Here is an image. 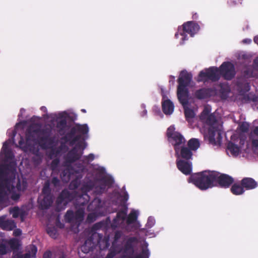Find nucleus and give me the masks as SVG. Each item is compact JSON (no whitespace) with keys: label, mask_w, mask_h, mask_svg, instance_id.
Segmentation results:
<instances>
[{"label":"nucleus","mask_w":258,"mask_h":258,"mask_svg":"<svg viewBox=\"0 0 258 258\" xmlns=\"http://www.w3.org/2000/svg\"><path fill=\"white\" fill-rule=\"evenodd\" d=\"M76 201V208L78 206L80 207H84L88 203L89 198L86 194H79L76 191H70L67 189H63L60 193L56 200L55 211L60 212L66 209L68 204L72 201Z\"/></svg>","instance_id":"f257e3e1"},{"label":"nucleus","mask_w":258,"mask_h":258,"mask_svg":"<svg viewBox=\"0 0 258 258\" xmlns=\"http://www.w3.org/2000/svg\"><path fill=\"white\" fill-rule=\"evenodd\" d=\"M215 171L205 170L191 175L188 181L194 184L200 189L204 190L215 185Z\"/></svg>","instance_id":"f03ea898"},{"label":"nucleus","mask_w":258,"mask_h":258,"mask_svg":"<svg viewBox=\"0 0 258 258\" xmlns=\"http://www.w3.org/2000/svg\"><path fill=\"white\" fill-rule=\"evenodd\" d=\"M204 121L210 126L208 130L209 143L214 146H220L222 139V133L215 115L210 114Z\"/></svg>","instance_id":"7ed1b4c3"},{"label":"nucleus","mask_w":258,"mask_h":258,"mask_svg":"<svg viewBox=\"0 0 258 258\" xmlns=\"http://www.w3.org/2000/svg\"><path fill=\"white\" fill-rule=\"evenodd\" d=\"M166 137L168 142L173 146L174 151L185 145L186 140L179 132L175 131L173 125L170 126L166 131Z\"/></svg>","instance_id":"20e7f679"},{"label":"nucleus","mask_w":258,"mask_h":258,"mask_svg":"<svg viewBox=\"0 0 258 258\" xmlns=\"http://www.w3.org/2000/svg\"><path fill=\"white\" fill-rule=\"evenodd\" d=\"M200 29L199 25L194 21H188L184 23L182 25V28L181 30L178 29V31L175 35L176 38H178V36H182L181 38L182 43L187 39V37L186 34H188L191 37H193L195 34L197 33Z\"/></svg>","instance_id":"39448f33"},{"label":"nucleus","mask_w":258,"mask_h":258,"mask_svg":"<svg viewBox=\"0 0 258 258\" xmlns=\"http://www.w3.org/2000/svg\"><path fill=\"white\" fill-rule=\"evenodd\" d=\"M220 79L218 68L211 67L201 71L198 75L197 81L198 82H207L211 81L213 82L218 81Z\"/></svg>","instance_id":"423d86ee"},{"label":"nucleus","mask_w":258,"mask_h":258,"mask_svg":"<svg viewBox=\"0 0 258 258\" xmlns=\"http://www.w3.org/2000/svg\"><path fill=\"white\" fill-rule=\"evenodd\" d=\"M220 77L221 76L226 80H232L235 76L234 66L229 61H225L218 68Z\"/></svg>","instance_id":"0eeeda50"},{"label":"nucleus","mask_w":258,"mask_h":258,"mask_svg":"<svg viewBox=\"0 0 258 258\" xmlns=\"http://www.w3.org/2000/svg\"><path fill=\"white\" fill-rule=\"evenodd\" d=\"M215 182H217L221 187L228 188L234 182L233 178L227 174H220L219 172L215 171Z\"/></svg>","instance_id":"6e6552de"},{"label":"nucleus","mask_w":258,"mask_h":258,"mask_svg":"<svg viewBox=\"0 0 258 258\" xmlns=\"http://www.w3.org/2000/svg\"><path fill=\"white\" fill-rule=\"evenodd\" d=\"M92 238H94L96 247L98 246L100 250L105 249L110 245L109 238L103 237L102 234L94 232L92 233Z\"/></svg>","instance_id":"1a4fd4ad"},{"label":"nucleus","mask_w":258,"mask_h":258,"mask_svg":"<svg viewBox=\"0 0 258 258\" xmlns=\"http://www.w3.org/2000/svg\"><path fill=\"white\" fill-rule=\"evenodd\" d=\"M81 147V144L79 143L68 152L64 157L67 163L71 164L80 159L81 157V154L78 153V148Z\"/></svg>","instance_id":"9d476101"},{"label":"nucleus","mask_w":258,"mask_h":258,"mask_svg":"<svg viewBox=\"0 0 258 258\" xmlns=\"http://www.w3.org/2000/svg\"><path fill=\"white\" fill-rule=\"evenodd\" d=\"M176 166L178 169L186 175H190L192 171V163L190 160L176 159Z\"/></svg>","instance_id":"9b49d317"},{"label":"nucleus","mask_w":258,"mask_h":258,"mask_svg":"<svg viewBox=\"0 0 258 258\" xmlns=\"http://www.w3.org/2000/svg\"><path fill=\"white\" fill-rule=\"evenodd\" d=\"M175 156L177 158L185 160H190L192 159V152L185 145H183L175 151Z\"/></svg>","instance_id":"f8f14e48"},{"label":"nucleus","mask_w":258,"mask_h":258,"mask_svg":"<svg viewBox=\"0 0 258 258\" xmlns=\"http://www.w3.org/2000/svg\"><path fill=\"white\" fill-rule=\"evenodd\" d=\"M81 139V135H76L73 127H71L70 131L62 138V140L64 141L66 143H69L70 146H73Z\"/></svg>","instance_id":"ddd939ff"},{"label":"nucleus","mask_w":258,"mask_h":258,"mask_svg":"<svg viewBox=\"0 0 258 258\" xmlns=\"http://www.w3.org/2000/svg\"><path fill=\"white\" fill-rule=\"evenodd\" d=\"M187 87L178 85L177 89V95L179 101L182 105L188 104V90Z\"/></svg>","instance_id":"4468645a"},{"label":"nucleus","mask_w":258,"mask_h":258,"mask_svg":"<svg viewBox=\"0 0 258 258\" xmlns=\"http://www.w3.org/2000/svg\"><path fill=\"white\" fill-rule=\"evenodd\" d=\"M7 215L0 216V228L4 230L11 231L16 227V223L14 220L7 219Z\"/></svg>","instance_id":"2eb2a0df"},{"label":"nucleus","mask_w":258,"mask_h":258,"mask_svg":"<svg viewBox=\"0 0 258 258\" xmlns=\"http://www.w3.org/2000/svg\"><path fill=\"white\" fill-rule=\"evenodd\" d=\"M39 130L34 126H30L26 132V141L27 144L35 142L36 141V135L39 134Z\"/></svg>","instance_id":"dca6fc26"},{"label":"nucleus","mask_w":258,"mask_h":258,"mask_svg":"<svg viewBox=\"0 0 258 258\" xmlns=\"http://www.w3.org/2000/svg\"><path fill=\"white\" fill-rule=\"evenodd\" d=\"M192 75L186 71H182L178 79V85L187 87L192 80Z\"/></svg>","instance_id":"f3484780"},{"label":"nucleus","mask_w":258,"mask_h":258,"mask_svg":"<svg viewBox=\"0 0 258 258\" xmlns=\"http://www.w3.org/2000/svg\"><path fill=\"white\" fill-rule=\"evenodd\" d=\"M96 248L94 238H92V234L86 240L84 243L82 245L81 249L82 252L88 253L93 251Z\"/></svg>","instance_id":"a211bd4d"},{"label":"nucleus","mask_w":258,"mask_h":258,"mask_svg":"<svg viewBox=\"0 0 258 258\" xmlns=\"http://www.w3.org/2000/svg\"><path fill=\"white\" fill-rule=\"evenodd\" d=\"M213 93L211 88H202L197 90L195 93V96L198 99H204L210 97Z\"/></svg>","instance_id":"6ab92c4d"},{"label":"nucleus","mask_w":258,"mask_h":258,"mask_svg":"<svg viewBox=\"0 0 258 258\" xmlns=\"http://www.w3.org/2000/svg\"><path fill=\"white\" fill-rule=\"evenodd\" d=\"M241 184L246 190H250L256 188L258 184L255 180L250 177H244L241 180Z\"/></svg>","instance_id":"aec40b11"},{"label":"nucleus","mask_w":258,"mask_h":258,"mask_svg":"<svg viewBox=\"0 0 258 258\" xmlns=\"http://www.w3.org/2000/svg\"><path fill=\"white\" fill-rule=\"evenodd\" d=\"M74 131L76 135H81V139L82 136L87 135L89 132V127L87 124H80L79 123H76L73 126Z\"/></svg>","instance_id":"412c9836"},{"label":"nucleus","mask_w":258,"mask_h":258,"mask_svg":"<svg viewBox=\"0 0 258 258\" xmlns=\"http://www.w3.org/2000/svg\"><path fill=\"white\" fill-rule=\"evenodd\" d=\"M101 181L103 183V184L100 186H97L95 187V192L98 194H101L103 193L106 185L110 186L113 183V180L110 178L103 177L101 179Z\"/></svg>","instance_id":"4be33fe9"},{"label":"nucleus","mask_w":258,"mask_h":258,"mask_svg":"<svg viewBox=\"0 0 258 258\" xmlns=\"http://www.w3.org/2000/svg\"><path fill=\"white\" fill-rule=\"evenodd\" d=\"M39 144L43 149L49 148L48 145L51 146L54 143V139L49 136H43L39 138Z\"/></svg>","instance_id":"5701e85b"},{"label":"nucleus","mask_w":258,"mask_h":258,"mask_svg":"<svg viewBox=\"0 0 258 258\" xmlns=\"http://www.w3.org/2000/svg\"><path fill=\"white\" fill-rule=\"evenodd\" d=\"M162 110L166 115L171 114L174 111V105L172 102L167 99L162 102Z\"/></svg>","instance_id":"b1692460"},{"label":"nucleus","mask_w":258,"mask_h":258,"mask_svg":"<svg viewBox=\"0 0 258 258\" xmlns=\"http://www.w3.org/2000/svg\"><path fill=\"white\" fill-rule=\"evenodd\" d=\"M38 202L42 209H47L52 204V196H43V198L42 200H40V198H39L38 199Z\"/></svg>","instance_id":"393cba45"},{"label":"nucleus","mask_w":258,"mask_h":258,"mask_svg":"<svg viewBox=\"0 0 258 258\" xmlns=\"http://www.w3.org/2000/svg\"><path fill=\"white\" fill-rule=\"evenodd\" d=\"M126 216V212L125 210H122L118 212L117 213L116 218H115L113 220V222L111 224V227L113 228L117 227L118 225L119 224V222L118 221L119 220H121L122 221H123L125 219Z\"/></svg>","instance_id":"a878e982"},{"label":"nucleus","mask_w":258,"mask_h":258,"mask_svg":"<svg viewBox=\"0 0 258 258\" xmlns=\"http://www.w3.org/2000/svg\"><path fill=\"white\" fill-rule=\"evenodd\" d=\"M188 104L182 105L184 109V113L185 119L188 122H190V120L195 116V113L193 109L187 106Z\"/></svg>","instance_id":"bb28decb"},{"label":"nucleus","mask_w":258,"mask_h":258,"mask_svg":"<svg viewBox=\"0 0 258 258\" xmlns=\"http://www.w3.org/2000/svg\"><path fill=\"white\" fill-rule=\"evenodd\" d=\"M67 126V121L66 118H62L57 121L56 123V128H57L58 132L60 135H64Z\"/></svg>","instance_id":"cd10ccee"},{"label":"nucleus","mask_w":258,"mask_h":258,"mask_svg":"<svg viewBox=\"0 0 258 258\" xmlns=\"http://www.w3.org/2000/svg\"><path fill=\"white\" fill-rule=\"evenodd\" d=\"M85 207H79L75 213V223L81 222L84 217Z\"/></svg>","instance_id":"c85d7f7f"},{"label":"nucleus","mask_w":258,"mask_h":258,"mask_svg":"<svg viewBox=\"0 0 258 258\" xmlns=\"http://www.w3.org/2000/svg\"><path fill=\"white\" fill-rule=\"evenodd\" d=\"M231 192L235 195H240L243 194L245 189L241 184H239L237 183H234L230 189Z\"/></svg>","instance_id":"c756f323"},{"label":"nucleus","mask_w":258,"mask_h":258,"mask_svg":"<svg viewBox=\"0 0 258 258\" xmlns=\"http://www.w3.org/2000/svg\"><path fill=\"white\" fill-rule=\"evenodd\" d=\"M227 149L229 151L231 154L234 156H238L240 152L239 147L232 142H229L228 143Z\"/></svg>","instance_id":"7c9ffc66"},{"label":"nucleus","mask_w":258,"mask_h":258,"mask_svg":"<svg viewBox=\"0 0 258 258\" xmlns=\"http://www.w3.org/2000/svg\"><path fill=\"white\" fill-rule=\"evenodd\" d=\"M200 143L198 139L192 138L187 143V147L192 151H196L200 147Z\"/></svg>","instance_id":"2f4dec72"},{"label":"nucleus","mask_w":258,"mask_h":258,"mask_svg":"<svg viewBox=\"0 0 258 258\" xmlns=\"http://www.w3.org/2000/svg\"><path fill=\"white\" fill-rule=\"evenodd\" d=\"M135 238H130L127 240L124 246V250L125 253H128L131 254H134V249L132 242L135 240Z\"/></svg>","instance_id":"473e14b6"},{"label":"nucleus","mask_w":258,"mask_h":258,"mask_svg":"<svg viewBox=\"0 0 258 258\" xmlns=\"http://www.w3.org/2000/svg\"><path fill=\"white\" fill-rule=\"evenodd\" d=\"M64 149H68V147L64 144L61 143L57 148H52L50 155L51 156H56L59 155L61 151Z\"/></svg>","instance_id":"72a5a7b5"},{"label":"nucleus","mask_w":258,"mask_h":258,"mask_svg":"<svg viewBox=\"0 0 258 258\" xmlns=\"http://www.w3.org/2000/svg\"><path fill=\"white\" fill-rule=\"evenodd\" d=\"M64 219L66 222L69 223L75 222V213L72 210H68L64 215Z\"/></svg>","instance_id":"f704fd0d"},{"label":"nucleus","mask_w":258,"mask_h":258,"mask_svg":"<svg viewBox=\"0 0 258 258\" xmlns=\"http://www.w3.org/2000/svg\"><path fill=\"white\" fill-rule=\"evenodd\" d=\"M9 244L12 250H18L21 246L19 240L16 238L10 239Z\"/></svg>","instance_id":"c9c22d12"},{"label":"nucleus","mask_w":258,"mask_h":258,"mask_svg":"<svg viewBox=\"0 0 258 258\" xmlns=\"http://www.w3.org/2000/svg\"><path fill=\"white\" fill-rule=\"evenodd\" d=\"M138 214L136 212V211H132L127 216L126 219V224L127 225H130L133 223H134L137 219Z\"/></svg>","instance_id":"e433bc0d"},{"label":"nucleus","mask_w":258,"mask_h":258,"mask_svg":"<svg viewBox=\"0 0 258 258\" xmlns=\"http://www.w3.org/2000/svg\"><path fill=\"white\" fill-rule=\"evenodd\" d=\"M26 182L23 181V183L22 184L20 178H18L17 179L16 185L15 186V189L16 188L18 191H24L26 189Z\"/></svg>","instance_id":"4c0bfd02"},{"label":"nucleus","mask_w":258,"mask_h":258,"mask_svg":"<svg viewBox=\"0 0 258 258\" xmlns=\"http://www.w3.org/2000/svg\"><path fill=\"white\" fill-rule=\"evenodd\" d=\"M42 192L44 196H51V189L50 188V183L48 181L45 182L42 188Z\"/></svg>","instance_id":"58836bf2"},{"label":"nucleus","mask_w":258,"mask_h":258,"mask_svg":"<svg viewBox=\"0 0 258 258\" xmlns=\"http://www.w3.org/2000/svg\"><path fill=\"white\" fill-rule=\"evenodd\" d=\"M47 233L52 238H56L58 235L57 229L54 227H49L47 228Z\"/></svg>","instance_id":"ea45409f"},{"label":"nucleus","mask_w":258,"mask_h":258,"mask_svg":"<svg viewBox=\"0 0 258 258\" xmlns=\"http://www.w3.org/2000/svg\"><path fill=\"white\" fill-rule=\"evenodd\" d=\"M21 210V209L18 207L16 206L11 208L9 212L10 214H12V216L14 218H17L19 216Z\"/></svg>","instance_id":"a19ab883"},{"label":"nucleus","mask_w":258,"mask_h":258,"mask_svg":"<svg viewBox=\"0 0 258 258\" xmlns=\"http://www.w3.org/2000/svg\"><path fill=\"white\" fill-rule=\"evenodd\" d=\"M95 183L93 181L90 180L87 182L83 186V189L85 190V191H89L92 190L94 187Z\"/></svg>","instance_id":"79ce46f5"},{"label":"nucleus","mask_w":258,"mask_h":258,"mask_svg":"<svg viewBox=\"0 0 258 258\" xmlns=\"http://www.w3.org/2000/svg\"><path fill=\"white\" fill-rule=\"evenodd\" d=\"M242 84L239 81H238L237 82V86L238 88V90H239L240 91H248L249 90V86L247 83H244V90H243L242 89Z\"/></svg>","instance_id":"37998d69"},{"label":"nucleus","mask_w":258,"mask_h":258,"mask_svg":"<svg viewBox=\"0 0 258 258\" xmlns=\"http://www.w3.org/2000/svg\"><path fill=\"white\" fill-rule=\"evenodd\" d=\"M249 125L246 122H242L239 126L240 130L243 133H247L249 130Z\"/></svg>","instance_id":"c03bdc74"},{"label":"nucleus","mask_w":258,"mask_h":258,"mask_svg":"<svg viewBox=\"0 0 258 258\" xmlns=\"http://www.w3.org/2000/svg\"><path fill=\"white\" fill-rule=\"evenodd\" d=\"M39 130V134L44 135V136H50L51 130L49 128L41 129L40 127H37Z\"/></svg>","instance_id":"a18cd8bd"},{"label":"nucleus","mask_w":258,"mask_h":258,"mask_svg":"<svg viewBox=\"0 0 258 258\" xmlns=\"http://www.w3.org/2000/svg\"><path fill=\"white\" fill-rule=\"evenodd\" d=\"M60 161L58 158L53 159L51 163L50 167L52 170H54L58 166Z\"/></svg>","instance_id":"49530a36"},{"label":"nucleus","mask_w":258,"mask_h":258,"mask_svg":"<svg viewBox=\"0 0 258 258\" xmlns=\"http://www.w3.org/2000/svg\"><path fill=\"white\" fill-rule=\"evenodd\" d=\"M209 110L208 108H205L203 112H202L201 116H200V119L201 120H204L206 119V117L208 116V115H209L210 114H209Z\"/></svg>","instance_id":"de8ad7c7"},{"label":"nucleus","mask_w":258,"mask_h":258,"mask_svg":"<svg viewBox=\"0 0 258 258\" xmlns=\"http://www.w3.org/2000/svg\"><path fill=\"white\" fill-rule=\"evenodd\" d=\"M8 252L7 246L3 243L0 244V255H5Z\"/></svg>","instance_id":"09e8293b"},{"label":"nucleus","mask_w":258,"mask_h":258,"mask_svg":"<svg viewBox=\"0 0 258 258\" xmlns=\"http://www.w3.org/2000/svg\"><path fill=\"white\" fill-rule=\"evenodd\" d=\"M242 0H229L228 1V4L230 7L235 6L238 4H242Z\"/></svg>","instance_id":"8fccbe9b"},{"label":"nucleus","mask_w":258,"mask_h":258,"mask_svg":"<svg viewBox=\"0 0 258 258\" xmlns=\"http://www.w3.org/2000/svg\"><path fill=\"white\" fill-rule=\"evenodd\" d=\"M51 183L55 187L59 186L60 185V180L56 177H53L51 179Z\"/></svg>","instance_id":"3c124183"},{"label":"nucleus","mask_w":258,"mask_h":258,"mask_svg":"<svg viewBox=\"0 0 258 258\" xmlns=\"http://www.w3.org/2000/svg\"><path fill=\"white\" fill-rule=\"evenodd\" d=\"M27 215V212L24 210L21 209V212L20 213L19 216L21 219V221L23 222L25 220V219Z\"/></svg>","instance_id":"603ef678"},{"label":"nucleus","mask_w":258,"mask_h":258,"mask_svg":"<svg viewBox=\"0 0 258 258\" xmlns=\"http://www.w3.org/2000/svg\"><path fill=\"white\" fill-rule=\"evenodd\" d=\"M143 258H149V250L147 248H143L142 249L141 254H140Z\"/></svg>","instance_id":"864d4df0"},{"label":"nucleus","mask_w":258,"mask_h":258,"mask_svg":"<svg viewBox=\"0 0 258 258\" xmlns=\"http://www.w3.org/2000/svg\"><path fill=\"white\" fill-rule=\"evenodd\" d=\"M122 232L120 231H117L115 232L114 236V241L117 242L121 237Z\"/></svg>","instance_id":"5fc2aeb1"},{"label":"nucleus","mask_w":258,"mask_h":258,"mask_svg":"<svg viewBox=\"0 0 258 258\" xmlns=\"http://www.w3.org/2000/svg\"><path fill=\"white\" fill-rule=\"evenodd\" d=\"M116 254V251L115 250L111 249L106 256L105 258H113Z\"/></svg>","instance_id":"6e6d98bb"},{"label":"nucleus","mask_w":258,"mask_h":258,"mask_svg":"<svg viewBox=\"0 0 258 258\" xmlns=\"http://www.w3.org/2000/svg\"><path fill=\"white\" fill-rule=\"evenodd\" d=\"M30 250H31V252L32 254L33 255V256L35 257L37 251V247L35 245H31V246H30Z\"/></svg>","instance_id":"4d7b16f0"},{"label":"nucleus","mask_w":258,"mask_h":258,"mask_svg":"<svg viewBox=\"0 0 258 258\" xmlns=\"http://www.w3.org/2000/svg\"><path fill=\"white\" fill-rule=\"evenodd\" d=\"M70 172L69 169H66L61 173V176H62V177H64L66 176L67 175V179H70Z\"/></svg>","instance_id":"13d9d810"},{"label":"nucleus","mask_w":258,"mask_h":258,"mask_svg":"<svg viewBox=\"0 0 258 258\" xmlns=\"http://www.w3.org/2000/svg\"><path fill=\"white\" fill-rule=\"evenodd\" d=\"M155 223V220L151 217H149L148 219L147 226L148 227H152Z\"/></svg>","instance_id":"bf43d9fd"},{"label":"nucleus","mask_w":258,"mask_h":258,"mask_svg":"<svg viewBox=\"0 0 258 258\" xmlns=\"http://www.w3.org/2000/svg\"><path fill=\"white\" fill-rule=\"evenodd\" d=\"M14 258H30V254L28 253L24 254H17Z\"/></svg>","instance_id":"052dcab7"},{"label":"nucleus","mask_w":258,"mask_h":258,"mask_svg":"<svg viewBox=\"0 0 258 258\" xmlns=\"http://www.w3.org/2000/svg\"><path fill=\"white\" fill-rule=\"evenodd\" d=\"M22 234V230L19 228L14 229L13 231V235L18 237Z\"/></svg>","instance_id":"680f3d73"},{"label":"nucleus","mask_w":258,"mask_h":258,"mask_svg":"<svg viewBox=\"0 0 258 258\" xmlns=\"http://www.w3.org/2000/svg\"><path fill=\"white\" fill-rule=\"evenodd\" d=\"M253 136L258 138V126L255 127L251 133V138H252Z\"/></svg>","instance_id":"e2e57ef3"},{"label":"nucleus","mask_w":258,"mask_h":258,"mask_svg":"<svg viewBox=\"0 0 258 258\" xmlns=\"http://www.w3.org/2000/svg\"><path fill=\"white\" fill-rule=\"evenodd\" d=\"M20 140H19L18 143L21 148H24L25 147L26 144L25 143V141L24 138L22 136L20 135Z\"/></svg>","instance_id":"0e129e2a"},{"label":"nucleus","mask_w":258,"mask_h":258,"mask_svg":"<svg viewBox=\"0 0 258 258\" xmlns=\"http://www.w3.org/2000/svg\"><path fill=\"white\" fill-rule=\"evenodd\" d=\"M103 225V223L102 222L97 223L93 226V228L96 230L102 228Z\"/></svg>","instance_id":"69168bd1"},{"label":"nucleus","mask_w":258,"mask_h":258,"mask_svg":"<svg viewBox=\"0 0 258 258\" xmlns=\"http://www.w3.org/2000/svg\"><path fill=\"white\" fill-rule=\"evenodd\" d=\"M51 252L50 251H47L44 252L43 255V258H51Z\"/></svg>","instance_id":"338daca9"},{"label":"nucleus","mask_w":258,"mask_h":258,"mask_svg":"<svg viewBox=\"0 0 258 258\" xmlns=\"http://www.w3.org/2000/svg\"><path fill=\"white\" fill-rule=\"evenodd\" d=\"M252 146L254 147L257 148L258 147V139H252L251 141Z\"/></svg>","instance_id":"774afa93"}]
</instances>
